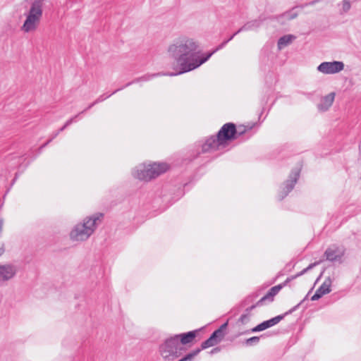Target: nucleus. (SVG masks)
<instances>
[{
    "label": "nucleus",
    "instance_id": "nucleus-1",
    "mask_svg": "<svg viewBox=\"0 0 361 361\" xmlns=\"http://www.w3.org/2000/svg\"><path fill=\"white\" fill-rule=\"evenodd\" d=\"M167 56L178 68V72L168 73L167 75L175 76L198 68L212 56V53L204 56L198 42L184 36L176 39L169 44Z\"/></svg>",
    "mask_w": 361,
    "mask_h": 361
},
{
    "label": "nucleus",
    "instance_id": "nucleus-2",
    "mask_svg": "<svg viewBox=\"0 0 361 361\" xmlns=\"http://www.w3.org/2000/svg\"><path fill=\"white\" fill-rule=\"evenodd\" d=\"M103 214H97L87 218L82 224H77L71 231L70 236L73 240H86L94 231L97 221H101Z\"/></svg>",
    "mask_w": 361,
    "mask_h": 361
},
{
    "label": "nucleus",
    "instance_id": "nucleus-3",
    "mask_svg": "<svg viewBox=\"0 0 361 361\" xmlns=\"http://www.w3.org/2000/svg\"><path fill=\"white\" fill-rule=\"evenodd\" d=\"M169 169V165L166 163H153L148 165H140L133 171V176L143 181H149L156 178Z\"/></svg>",
    "mask_w": 361,
    "mask_h": 361
},
{
    "label": "nucleus",
    "instance_id": "nucleus-4",
    "mask_svg": "<svg viewBox=\"0 0 361 361\" xmlns=\"http://www.w3.org/2000/svg\"><path fill=\"white\" fill-rule=\"evenodd\" d=\"M44 0H34L26 16V19L21 27L25 32L36 30L43 14V5Z\"/></svg>",
    "mask_w": 361,
    "mask_h": 361
},
{
    "label": "nucleus",
    "instance_id": "nucleus-5",
    "mask_svg": "<svg viewBox=\"0 0 361 361\" xmlns=\"http://www.w3.org/2000/svg\"><path fill=\"white\" fill-rule=\"evenodd\" d=\"M185 350V347L181 345L178 338L176 336L166 339L164 343L159 346L162 357L168 361H173L179 357Z\"/></svg>",
    "mask_w": 361,
    "mask_h": 361
},
{
    "label": "nucleus",
    "instance_id": "nucleus-6",
    "mask_svg": "<svg viewBox=\"0 0 361 361\" xmlns=\"http://www.w3.org/2000/svg\"><path fill=\"white\" fill-rule=\"evenodd\" d=\"M307 295L305 298L301 300L298 305L290 309L288 311L286 312L283 314L278 315L275 317H273L269 320L264 321L263 322L260 323L259 324L257 325L255 327L252 328L250 331H247V332L251 331V332H257V331H264L268 328H270L278 323H279L283 318L288 315L292 314L293 312L297 310L299 307L302 305V303L307 299Z\"/></svg>",
    "mask_w": 361,
    "mask_h": 361
},
{
    "label": "nucleus",
    "instance_id": "nucleus-7",
    "mask_svg": "<svg viewBox=\"0 0 361 361\" xmlns=\"http://www.w3.org/2000/svg\"><path fill=\"white\" fill-rule=\"evenodd\" d=\"M228 326V322L221 324L219 329L215 330L206 341L202 343L200 349L204 350L209 347H212L219 343L226 336V329Z\"/></svg>",
    "mask_w": 361,
    "mask_h": 361
},
{
    "label": "nucleus",
    "instance_id": "nucleus-8",
    "mask_svg": "<svg viewBox=\"0 0 361 361\" xmlns=\"http://www.w3.org/2000/svg\"><path fill=\"white\" fill-rule=\"evenodd\" d=\"M236 133L235 125L233 123H227L221 127L216 135L221 139V142L226 146L227 140L237 138Z\"/></svg>",
    "mask_w": 361,
    "mask_h": 361
},
{
    "label": "nucleus",
    "instance_id": "nucleus-9",
    "mask_svg": "<svg viewBox=\"0 0 361 361\" xmlns=\"http://www.w3.org/2000/svg\"><path fill=\"white\" fill-rule=\"evenodd\" d=\"M300 169H294L291 171L288 179L283 183L284 187L279 195V200H282L293 189L300 177Z\"/></svg>",
    "mask_w": 361,
    "mask_h": 361
},
{
    "label": "nucleus",
    "instance_id": "nucleus-10",
    "mask_svg": "<svg viewBox=\"0 0 361 361\" xmlns=\"http://www.w3.org/2000/svg\"><path fill=\"white\" fill-rule=\"evenodd\" d=\"M345 255V249L343 247L333 245L328 247L324 252V256L326 260L331 262H342V258Z\"/></svg>",
    "mask_w": 361,
    "mask_h": 361
},
{
    "label": "nucleus",
    "instance_id": "nucleus-11",
    "mask_svg": "<svg viewBox=\"0 0 361 361\" xmlns=\"http://www.w3.org/2000/svg\"><path fill=\"white\" fill-rule=\"evenodd\" d=\"M344 63L342 61L322 62L317 67V70L324 74H335L343 71Z\"/></svg>",
    "mask_w": 361,
    "mask_h": 361
},
{
    "label": "nucleus",
    "instance_id": "nucleus-12",
    "mask_svg": "<svg viewBox=\"0 0 361 361\" xmlns=\"http://www.w3.org/2000/svg\"><path fill=\"white\" fill-rule=\"evenodd\" d=\"M225 145L221 142V139L216 136H211L208 137L202 146V152H212L222 149Z\"/></svg>",
    "mask_w": 361,
    "mask_h": 361
},
{
    "label": "nucleus",
    "instance_id": "nucleus-13",
    "mask_svg": "<svg viewBox=\"0 0 361 361\" xmlns=\"http://www.w3.org/2000/svg\"><path fill=\"white\" fill-rule=\"evenodd\" d=\"M16 274V269L11 264H0V281L11 279Z\"/></svg>",
    "mask_w": 361,
    "mask_h": 361
},
{
    "label": "nucleus",
    "instance_id": "nucleus-14",
    "mask_svg": "<svg viewBox=\"0 0 361 361\" xmlns=\"http://www.w3.org/2000/svg\"><path fill=\"white\" fill-rule=\"evenodd\" d=\"M282 289V286L277 285L271 288L267 293L264 295L257 302V305H263L267 302H271L274 301V298Z\"/></svg>",
    "mask_w": 361,
    "mask_h": 361
},
{
    "label": "nucleus",
    "instance_id": "nucleus-15",
    "mask_svg": "<svg viewBox=\"0 0 361 361\" xmlns=\"http://www.w3.org/2000/svg\"><path fill=\"white\" fill-rule=\"evenodd\" d=\"M197 330L188 331L187 333L175 335L179 339L181 345L192 343L197 336Z\"/></svg>",
    "mask_w": 361,
    "mask_h": 361
},
{
    "label": "nucleus",
    "instance_id": "nucleus-16",
    "mask_svg": "<svg viewBox=\"0 0 361 361\" xmlns=\"http://www.w3.org/2000/svg\"><path fill=\"white\" fill-rule=\"evenodd\" d=\"M335 97V93L331 92L324 97L321 103L318 105V108L322 111H326L333 104Z\"/></svg>",
    "mask_w": 361,
    "mask_h": 361
},
{
    "label": "nucleus",
    "instance_id": "nucleus-17",
    "mask_svg": "<svg viewBox=\"0 0 361 361\" xmlns=\"http://www.w3.org/2000/svg\"><path fill=\"white\" fill-rule=\"evenodd\" d=\"M263 19H255L245 23L241 27H240V31H249L254 30L260 27Z\"/></svg>",
    "mask_w": 361,
    "mask_h": 361
},
{
    "label": "nucleus",
    "instance_id": "nucleus-18",
    "mask_svg": "<svg viewBox=\"0 0 361 361\" xmlns=\"http://www.w3.org/2000/svg\"><path fill=\"white\" fill-rule=\"evenodd\" d=\"M167 73H154V74H146V75H142V77H140V78H137L136 79H135L134 80L130 82H128L124 87H123V88L124 87H128L130 86V85L133 84V83H136V82H142V81H147V80H149L157 76H161V75H168Z\"/></svg>",
    "mask_w": 361,
    "mask_h": 361
},
{
    "label": "nucleus",
    "instance_id": "nucleus-19",
    "mask_svg": "<svg viewBox=\"0 0 361 361\" xmlns=\"http://www.w3.org/2000/svg\"><path fill=\"white\" fill-rule=\"evenodd\" d=\"M167 73H154V74H146V75H142V77H140V78H137L136 79H135L134 80L130 82H128L124 87H123V88L124 87H128L130 86V85L133 84V83H136V82H142V81H147V80H149L157 76H161V75H168Z\"/></svg>",
    "mask_w": 361,
    "mask_h": 361
},
{
    "label": "nucleus",
    "instance_id": "nucleus-20",
    "mask_svg": "<svg viewBox=\"0 0 361 361\" xmlns=\"http://www.w3.org/2000/svg\"><path fill=\"white\" fill-rule=\"evenodd\" d=\"M296 37L293 35H286L280 37L278 40L277 46L279 49H281L293 42Z\"/></svg>",
    "mask_w": 361,
    "mask_h": 361
},
{
    "label": "nucleus",
    "instance_id": "nucleus-21",
    "mask_svg": "<svg viewBox=\"0 0 361 361\" xmlns=\"http://www.w3.org/2000/svg\"><path fill=\"white\" fill-rule=\"evenodd\" d=\"M318 264V262H314L313 264H310L307 268L304 269L303 270H302L301 271L298 272V274H296L294 276H292L290 277H288L286 279V280L281 283L280 285L282 286V288L286 286L288 284V283H289L290 281H291L293 279H295L296 278L303 275L304 274H305L308 270L312 269L314 266H316L317 264Z\"/></svg>",
    "mask_w": 361,
    "mask_h": 361
},
{
    "label": "nucleus",
    "instance_id": "nucleus-22",
    "mask_svg": "<svg viewBox=\"0 0 361 361\" xmlns=\"http://www.w3.org/2000/svg\"><path fill=\"white\" fill-rule=\"evenodd\" d=\"M331 280L329 277L325 279L323 283L316 290L320 293L322 296L331 292Z\"/></svg>",
    "mask_w": 361,
    "mask_h": 361
},
{
    "label": "nucleus",
    "instance_id": "nucleus-23",
    "mask_svg": "<svg viewBox=\"0 0 361 361\" xmlns=\"http://www.w3.org/2000/svg\"><path fill=\"white\" fill-rule=\"evenodd\" d=\"M298 16V13L293 12V11H287L283 13V14L278 16L276 17L277 20L280 21L281 18H286L288 20H293Z\"/></svg>",
    "mask_w": 361,
    "mask_h": 361
},
{
    "label": "nucleus",
    "instance_id": "nucleus-24",
    "mask_svg": "<svg viewBox=\"0 0 361 361\" xmlns=\"http://www.w3.org/2000/svg\"><path fill=\"white\" fill-rule=\"evenodd\" d=\"M78 116V115L75 116L74 117L68 119L65 124L56 133H54L52 135V138H55L59 133L64 130L68 126H70L72 123L75 121V118Z\"/></svg>",
    "mask_w": 361,
    "mask_h": 361
},
{
    "label": "nucleus",
    "instance_id": "nucleus-25",
    "mask_svg": "<svg viewBox=\"0 0 361 361\" xmlns=\"http://www.w3.org/2000/svg\"><path fill=\"white\" fill-rule=\"evenodd\" d=\"M259 342V336H252L250 338L246 339L244 343L247 346H252L257 344Z\"/></svg>",
    "mask_w": 361,
    "mask_h": 361
},
{
    "label": "nucleus",
    "instance_id": "nucleus-26",
    "mask_svg": "<svg viewBox=\"0 0 361 361\" xmlns=\"http://www.w3.org/2000/svg\"><path fill=\"white\" fill-rule=\"evenodd\" d=\"M123 87H121V88H118L117 90H116L115 91H114L111 94H102V95H100L95 101H94V103L97 104V103H99V102H102L103 101H104L105 99H106L107 98H109V97H111L112 94L116 93L117 92L123 90Z\"/></svg>",
    "mask_w": 361,
    "mask_h": 361
},
{
    "label": "nucleus",
    "instance_id": "nucleus-27",
    "mask_svg": "<svg viewBox=\"0 0 361 361\" xmlns=\"http://www.w3.org/2000/svg\"><path fill=\"white\" fill-rule=\"evenodd\" d=\"M251 128H252V127H247V126H238V128H237V133H236L237 138L238 137L243 135L247 130H250Z\"/></svg>",
    "mask_w": 361,
    "mask_h": 361
},
{
    "label": "nucleus",
    "instance_id": "nucleus-28",
    "mask_svg": "<svg viewBox=\"0 0 361 361\" xmlns=\"http://www.w3.org/2000/svg\"><path fill=\"white\" fill-rule=\"evenodd\" d=\"M351 5L348 0H343L342 1V9L343 13H347L350 9Z\"/></svg>",
    "mask_w": 361,
    "mask_h": 361
},
{
    "label": "nucleus",
    "instance_id": "nucleus-29",
    "mask_svg": "<svg viewBox=\"0 0 361 361\" xmlns=\"http://www.w3.org/2000/svg\"><path fill=\"white\" fill-rule=\"evenodd\" d=\"M249 320V317L247 314H243L240 316L238 321L242 324L246 323Z\"/></svg>",
    "mask_w": 361,
    "mask_h": 361
},
{
    "label": "nucleus",
    "instance_id": "nucleus-30",
    "mask_svg": "<svg viewBox=\"0 0 361 361\" xmlns=\"http://www.w3.org/2000/svg\"><path fill=\"white\" fill-rule=\"evenodd\" d=\"M228 43V41H224L222 43H221L214 51H212L211 53L214 54L216 51L221 49L224 48L226 44Z\"/></svg>",
    "mask_w": 361,
    "mask_h": 361
},
{
    "label": "nucleus",
    "instance_id": "nucleus-31",
    "mask_svg": "<svg viewBox=\"0 0 361 361\" xmlns=\"http://www.w3.org/2000/svg\"><path fill=\"white\" fill-rule=\"evenodd\" d=\"M322 297V295L320 293H319L317 291H316L315 293L312 296L311 300L315 301V300H319Z\"/></svg>",
    "mask_w": 361,
    "mask_h": 361
},
{
    "label": "nucleus",
    "instance_id": "nucleus-32",
    "mask_svg": "<svg viewBox=\"0 0 361 361\" xmlns=\"http://www.w3.org/2000/svg\"><path fill=\"white\" fill-rule=\"evenodd\" d=\"M54 138H52V137L47 142H45L44 144H43L39 148V153L41 152V151L42 150L43 148H44L46 146H47L49 145V143H50L52 140Z\"/></svg>",
    "mask_w": 361,
    "mask_h": 361
},
{
    "label": "nucleus",
    "instance_id": "nucleus-33",
    "mask_svg": "<svg viewBox=\"0 0 361 361\" xmlns=\"http://www.w3.org/2000/svg\"><path fill=\"white\" fill-rule=\"evenodd\" d=\"M96 104V103L92 102V104H90L85 109H84L82 111H81L80 113H79L78 115L79 116L80 114H82L83 113H85L86 111H87L88 109H91L93 106H94Z\"/></svg>",
    "mask_w": 361,
    "mask_h": 361
},
{
    "label": "nucleus",
    "instance_id": "nucleus-34",
    "mask_svg": "<svg viewBox=\"0 0 361 361\" xmlns=\"http://www.w3.org/2000/svg\"><path fill=\"white\" fill-rule=\"evenodd\" d=\"M257 306H258V305L256 303L255 305H253L250 306V307L247 308L246 311L250 312V311L252 310L253 309H255Z\"/></svg>",
    "mask_w": 361,
    "mask_h": 361
},
{
    "label": "nucleus",
    "instance_id": "nucleus-35",
    "mask_svg": "<svg viewBox=\"0 0 361 361\" xmlns=\"http://www.w3.org/2000/svg\"><path fill=\"white\" fill-rule=\"evenodd\" d=\"M220 351V348H213L212 350H211V353L213 354V353H216L217 352H219Z\"/></svg>",
    "mask_w": 361,
    "mask_h": 361
},
{
    "label": "nucleus",
    "instance_id": "nucleus-36",
    "mask_svg": "<svg viewBox=\"0 0 361 361\" xmlns=\"http://www.w3.org/2000/svg\"><path fill=\"white\" fill-rule=\"evenodd\" d=\"M5 250H4V245H1L0 246V256L3 255V253L4 252Z\"/></svg>",
    "mask_w": 361,
    "mask_h": 361
},
{
    "label": "nucleus",
    "instance_id": "nucleus-37",
    "mask_svg": "<svg viewBox=\"0 0 361 361\" xmlns=\"http://www.w3.org/2000/svg\"><path fill=\"white\" fill-rule=\"evenodd\" d=\"M242 31H240V28L235 32H234L231 36H233V37L238 35V33L241 32Z\"/></svg>",
    "mask_w": 361,
    "mask_h": 361
},
{
    "label": "nucleus",
    "instance_id": "nucleus-38",
    "mask_svg": "<svg viewBox=\"0 0 361 361\" xmlns=\"http://www.w3.org/2000/svg\"><path fill=\"white\" fill-rule=\"evenodd\" d=\"M242 31H240V28L235 32H234L231 36H233V37L238 35V33L241 32Z\"/></svg>",
    "mask_w": 361,
    "mask_h": 361
},
{
    "label": "nucleus",
    "instance_id": "nucleus-39",
    "mask_svg": "<svg viewBox=\"0 0 361 361\" xmlns=\"http://www.w3.org/2000/svg\"><path fill=\"white\" fill-rule=\"evenodd\" d=\"M233 39V36H231L229 38H228L226 41H228L230 42L231 40H232Z\"/></svg>",
    "mask_w": 361,
    "mask_h": 361
},
{
    "label": "nucleus",
    "instance_id": "nucleus-40",
    "mask_svg": "<svg viewBox=\"0 0 361 361\" xmlns=\"http://www.w3.org/2000/svg\"><path fill=\"white\" fill-rule=\"evenodd\" d=\"M2 224H3V223H2V221H0V230H1V228H2Z\"/></svg>",
    "mask_w": 361,
    "mask_h": 361
}]
</instances>
